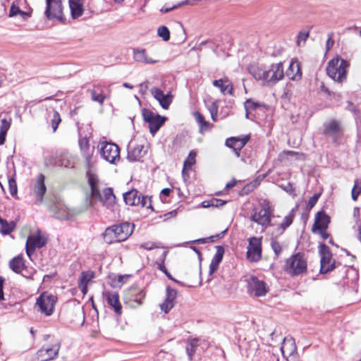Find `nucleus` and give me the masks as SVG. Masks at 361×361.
I'll return each instance as SVG.
<instances>
[{
	"mask_svg": "<svg viewBox=\"0 0 361 361\" xmlns=\"http://www.w3.org/2000/svg\"><path fill=\"white\" fill-rule=\"evenodd\" d=\"M71 16L75 19L81 16L84 11L82 0H69Z\"/></svg>",
	"mask_w": 361,
	"mask_h": 361,
	"instance_id": "obj_33",
	"label": "nucleus"
},
{
	"mask_svg": "<svg viewBox=\"0 0 361 361\" xmlns=\"http://www.w3.org/2000/svg\"><path fill=\"white\" fill-rule=\"evenodd\" d=\"M287 77L292 80H299L302 78L300 63L297 60H292L286 71Z\"/></svg>",
	"mask_w": 361,
	"mask_h": 361,
	"instance_id": "obj_29",
	"label": "nucleus"
},
{
	"mask_svg": "<svg viewBox=\"0 0 361 361\" xmlns=\"http://www.w3.org/2000/svg\"><path fill=\"white\" fill-rule=\"evenodd\" d=\"M22 1L23 0H16L12 3L10 8L9 17H14L17 15H20L23 20H27L30 17V14L29 13L23 11L20 9V4Z\"/></svg>",
	"mask_w": 361,
	"mask_h": 361,
	"instance_id": "obj_34",
	"label": "nucleus"
},
{
	"mask_svg": "<svg viewBox=\"0 0 361 361\" xmlns=\"http://www.w3.org/2000/svg\"><path fill=\"white\" fill-rule=\"evenodd\" d=\"M309 37V32L308 31H301L299 32L298 35L297 43L298 46L303 45L307 38Z\"/></svg>",
	"mask_w": 361,
	"mask_h": 361,
	"instance_id": "obj_50",
	"label": "nucleus"
},
{
	"mask_svg": "<svg viewBox=\"0 0 361 361\" xmlns=\"http://www.w3.org/2000/svg\"><path fill=\"white\" fill-rule=\"evenodd\" d=\"M166 292V299L160 305L161 310L165 313L169 312L173 307L177 297V291L175 289L167 288Z\"/></svg>",
	"mask_w": 361,
	"mask_h": 361,
	"instance_id": "obj_27",
	"label": "nucleus"
},
{
	"mask_svg": "<svg viewBox=\"0 0 361 361\" xmlns=\"http://www.w3.org/2000/svg\"><path fill=\"white\" fill-rule=\"evenodd\" d=\"M247 282L248 293L255 297H264L269 291V286L256 276H251Z\"/></svg>",
	"mask_w": 361,
	"mask_h": 361,
	"instance_id": "obj_14",
	"label": "nucleus"
},
{
	"mask_svg": "<svg viewBox=\"0 0 361 361\" xmlns=\"http://www.w3.org/2000/svg\"><path fill=\"white\" fill-rule=\"evenodd\" d=\"M226 201H224L219 199L212 198L211 200L202 202V205L204 208L209 207H219L224 205Z\"/></svg>",
	"mask_w": 361,
	"mask_h": 361,
	"instance_id": "obj_43",
	"label": "nucleus"
},
{
	"mask_svg": "<svg viewBox=\"0 0 361 361\" xmlns=\"http://www.w3.org/2000/svg\"><path fill=\"white\" fill-rule=\"evenodd\" d=\"M226 230L224 231L220 234H218V235H215V237L216 238H221L226 233ZM214 238V236H211L209 238H200V239H197L196 240H194L193 242L194 243H205L208 242L209 239H211V238Z\"/></svg>",
	"mask_w": 361,
	"mask_h": 361,
	"instance_id": "obj_55",
	"label": "nucleus"
},
{
	"mask_svg": "<svg viewBox=\"0 0 361 361\" xmlns=\"http://www.w3.org/2000/svg\"><path fill=\"white\" fill-rule=\"evenodd\" d=\"M1 125L0 127V133H2L6 135L8 130H9L11 125V118L6 119L3 118L1 121Z\"/></svg>",
	"mask_w": 361,
	"mask_h": 361,
	"instance_id": "obj_49",
	"label": "nucleus"
},
{
	"mask_svg": "<svg viewBox=\"0 0 361 361\" xmlns=\"http://www.w3.org/2000/svg\"><path fill=\"white\" fill-rule=\"evenodd\" d=\"M171 280L185 286L197 287L202 284V272H185L181 276V280L178 281L173 279L170 272H164Z\"/></svg>",
	"mask_w": 361,
	"mask_h": 361,
	"instance_id": "obj_15",
	"label": "nucleus"
},
{
	"mask_svg": "<svg viewBox=\"0 0 361 361\" xmlns=\"http://www.w3.org/2000/svg\"><path fill=\"white\" fill-rule=\"evenodd\" d=\"M273 216V209L269 202L264 201L259 207L252 209L250 214V220L262 226L265 230L268 226H274L271 223Z\"/></svg>",
	"mask_w": 361,
	"mask_h": 361,
	"instance_id": "obj_4",
	"label": "nucleus"
},
{
	"mask_svg": "<svg viewBox=\"0 0 361 361\" xmlns=\"http://www.w3.org/2000/svg\"><path fill=\"white\" fill-rule=\"evenodd\" d=\"M45 177L43 174L40 173L37 177L36 183L33 187V192L39 203L43 201L44 195L46 192L47 188L44 184Z\"/></svg>",
	"mask_w": 361,
	"mask_h": 361,
	"instance_id": "obj_25",
	"label": "nucleus"
},
{
	"mask_svg": "<svg viewBox=\"0 0 361 361\" xmlns=\"http://www.w3.org/2000/svg\"><path fill=\"white\" fill-rule=\"evenodd\" d=\"M154 243H145L141 245V247H143L144 249L150 250H152L154 247H156Z\"/></svg>",
	"mask_w": 361,
	"mask_h": 361,
	"instance_id": "obj_60",
	"label": "nucleus"
},
{
	"mask_svg": "<svg viewBox=\"0 0 361 361\" xmlns=\"http://www.w3.org/2000/svg\"><path fill=\"white\" fill-rule=\"evenodd\" d=\"M341 130V125L336 121H331L324 127V134L332 137L338 135Z\"/></svg>",
	"mask_w": 361,
	"mask_h": 361,
	"instance_id": "obj_35",
	"label": "nucleus"
},
{
	"mask_svg": "<svg viewBox=\"0 0 361 361\" xmlns=\"http://www.w3.org/2000/svg\"><path fill=\"white\" fill-rule=\"evenodd\" d=\"M47 8L44 14L47 19L63 23L65 18L61 0H46Z\"/></svg>",
	"mask_w": 361,
	"mask_h": 361,
	"instance_id": "obj_11",
	"label": "nucleus"
},
{
	"mask_svg": "<svg viewBox=\"0 0 361 361\" xmlns=\"http://www.w3.org/2000/svg\"><path fill=\"white\" fill-rule=\"evenodd\" d=\"M134 225L128 222L115 224L106 228L104 240L107 243L126 240L133 231Z\"/></svg>",
	"mask_w": 361,
	"mask_h": 361,
	"instance_id": "obj_3",
	"label": "nucleus"
},
{
	"mask_svg": "<svg viewBox=\"0 0 361 361\" xmlns=\"http://www.w3.org/2000/svg\"><path fill=\"white\" fill-rule=\"evenodd\" d=\"M142 115L144 121L148 123L149 132L152 135H154L166 121L165 117L155 114L147 109H142Z\"/></svg>",
	"mask_w": 361,
	"mask_h": 361,
	"instance_id": "obj_12",
	"label": "nucleus"
},
{
	"mask_svg": "<svg viewBox=\"0 0 361 361\" xmlns=\"http://www.w3.org/2000/svg\"><path fill=\"white\" fill-rule=\"evenodd\" d=\"M329 222V216L322 211L319 212L315 216L314 224L312 230L313 232H316L317 229L326 230Z\"/></svg>",
	"mask_w": 361,
	"mask_h": 361,
	"instance_id": "obj_30",
	"label": "nucleus"
},
{
	"mask_svg": "<svg viewBox=\"0 0 361 361\" xmlns=\"http://www.w3.org/2000/svg\"><path fill=\"white\" fill-rule=\"evenodd\" d=\"M102 295L107 304L114 309L115 313L121 315L122 313V305L120 302L119 294L117 292L107 290L104 291Z\"/></svg>",
	"mask_w": 361,
	"mask_h": 361,
	"instance_id": "obj_19",
	"label": "nucleus"
},
{
	"mask_svg": "<svg viewBox=\"0 0 361 361\" xmlns=\"http://www.w3.org/2000/svg\"><path fill=\"white\" fill-rule=\"evenodd\" d=\"M317 231H319V233L323 239L326 240L328 238L329 235L326 232V230L317 229Z\"/></svg>",
	"mask_w": 361,
	"mask_h": 361,
	"instance_id": "obj_62",
	"label": "nucleus"
},
{
	"mask_svg": "<svg viewBox=\"0 0 361 361\" xmlns=\"http://www.w3.org/2000/svg\"><path fill=\"white\" fill-rule=\"evenodd\" d=\"M48 242L47 235L39 230L30 234L26 241L25 249L27 255L30 257L37 249L44 247Z\"/></svg>",
	"mask_w": 361,
	"mask_h": 361,
	"instance_id": "obj_7",
	"label": "nucleus"
},
{
	"mask_svg": "<svg viewBox=\"0 0 361 361\" xmlns=\"http://www.w3.org/2000/svg\"><path fill=\"white\" fill-rule=\"evenodd\" d=\"M97 149L102 158L106 161L116 164L120 161V148L117 145L101 141L97 145Z\"/></svg>",
	"mask_w": 361,
	"mask_h": 361,
	"instance_id": "obj_6",
	"label": "nucleus"
},
{
	"mask_svg": "<svg viewBox=\"0 0 361 361\" xmlns=\"http://www.w3.org/2000/svg\"><path fill=\"white\" fill-rule=\"evenodd\" d=\"M157 255L159 256V259L156 262V268L161 271H166L164 265V259L167 255V252L164 250H159L157 252Z\"/></svg>",
	"mask_w": 361,
	"mask_h": 361,
	"instance_id": "obj_45",
	"label": "nucleus"
},
{
	"mask_svg": "<svg viewBox=\"0 0 361 361\" xmlns=\"http://www.w3.org/2000/svg\"><path fill=\"white\" fill-rule=\"evenodd\" d=\"M235 184H236L235 180H231L226 184V188L228 189L232 188L235 185Z\"/></svg>",
	"mask_w": 361,
	"mask_h": 361,
	"instance_id": "obj_63",
	"label": "nucleus"
},
{
	"mask_svg": "<svg viewBox=\"0 0 361 361\" xmlns=\"http://www.w3.org/2000/svg\"><path fill=\"white\" fill-rule=\"evenodd\" d=\"M294 214L293 212H290L287 216H286L283 220V222L279 224L275 228V233L276 235H281L285 230L289 227L293 221Z\"/></svg>",
	"mask_w": 361,
	"mask_h": 361,
	"instance_id": "obj_36",
	"label": "nucleus"
},
{
	"mask_svg": "<svg viewBox=\"0 0 361 361\" xmlns=\"http://www.w3.org/2000/svg\"><path fill=\"white\" fill-rule=\"evenodd\" d=\"M281 350L284 357H289L297 353V346L293 338H284L281 347Z\"/></svg>",
	"mask_w": 361,
	"mask_h": 361,
	"instance_id": "obj_26",
	"label": "nucleus"
},
{
	"mask_svg": "<svg viewBox=\"0 0 361 361\" xmlns=\"http://www.w3.org/2000/svg\"><path fill=\"white\" fill-rule=\"evenodd\" d=\"M90 92L92 101L98 102L100 105H103L106 97L99 87H95L94 89L90 90Z\"/></svg>",
	"mask_w": 361,
	"mask_h": 361,
	"instance_id": "obj_40",
	"label": "nucleus"
},
{
	"mask_svg": "<svg viewBox=\"0 0 361 361\" xmlns=\"http://www.w3.org/2000/svg\"><path fill=\"white\" fill-rule=\"evenodd\" d=\"M212 84L214 87H218L223 94L233 95V85L227 77L215 80Z\"/></svg>",
	"mask_w": 361,
	"mask_h": 361,
	"instance_id": "obj_28",
	"label": "nucleus"
},
{
	"mask_svg": "<svg viewBox=\"0 0 361 361\" xmlns=\"http://www.w3.org/2000/svg\"><path fill=\"white\" fill-rule=\"evenodd\" d=\"M88 183L90 186V205L93 206V200H99L104 207L114 210L116 207V196L111 188H106L100 192L98 177L92 173L88 174Z\"/></svg>",
	"mask_w": 361,
	"mask_h": 361,
	"instance_id": "obj_2",
	"label": "nucleus"
},
{
	"mask_svg": "<svg viewBox=\"0 0 361 361\" xmlns=\"http://www.w3.org/2000/svg\"><path fill=\"white\" fill-rule=\"evenodd\" d=\"M349 62L341 59L335 57L330 60L326 66V73L334 81L342 83L346 79Z\"/></svg>",
	"mask_w": 361,
	"mask_h": 361,
	"instance_id": "obj_5",
	"label": "nucleus"
},
{
	"mask_svg": "<svg viewBox=\"0 0 361 361\" xmlns=\"http://www.w3.org/2000/svg\"><path fill=\"white\" fill-rule=\"evenodd\" d=\"M126 204L130 206H140L153 210L151 198L148 196H142L137 190H131L123 194Z\"/></svg>",
	"mask_w": 361,
	"mask_h": 361,
	"instance_id": "obj_9",
	"label": "nucleus"
},
{
	"mask_svg": "<svg viewBox=\"0 0 361 361\" xmlns=\"http://www.w3.org/2000/svg\"><path fill=\"white\" fill-rule=\"evenodd\" d=\"M248 71L256 80L262 82L264 86H273L281 80L284 76L281 62L273 63L269 67L250 65L248 67Z\"/></svg>",
	"mask_w": 361,
	"mask_h": 361,
	"instance_id": "obj_1",
	"label": "nucleus"
},
{
	"mask_svg": "<svg viewBox=\"0 0 361 361\" xmlns=\"http://www.w3.org/2000/svg\"><path fill=\"white\" fill-rule=\"evenodd\" d=\"M354 185H357V188L356 189L357 191H359V192L361 193V181L359 180H356L355 181Z\"/></svg>",
	"mask_w": 361,
	"mask_h": 361,
	"instance_id": "obj_64",
	"label": "nucleus"
},
{
	"mask_svg": "<svg viewBox=\"0 0 361 361\" xmlns=\"http://www.w3.org/2000/svg\"><path fill=\"white\" fill-rule=\"evenodd\" d=\"M132 277L131 274H118L111 272L108 276V283L114 288H121Z\"/></svg>",
	"mask_w": 361,
	"mask_h": 361,
	"instance_id": "obj_22",
	"label": "nucleus"
},
{
	"mask_svg": "<svg viewBox=\"0 0 361 361\" xmlns=\"http://www.w3.org/2000/svg\"><path fill=\"white\" fill-rule=\"evenodd\" d=\"M94 278V272H81L78 278V286L83 295H85L87 293V287L90 284L93 283Z\"/></svg>",
	"mask_w": 361,
	"mask_h": 361,
	"instance_id": "obj_24",
	"label": "nucleus"
},
{
	"mask_svg": "<svg viewBox=\"0 0 361 361\" xmlns=\"http://www.w3.org/2000/svg\"><path fill=\"white\" fill-rule=\"evenodd\" d=\"M157 33L159 37H161L164 41L167 42L170 39V32L167 27L163 25L158 28Z\"/></svg>",
	"mask_w": 361,
	"mask_h": 361,
	"instance_id": "obj_48",
	"label": "nucleus"
},
{
	"mask_svg": "<svg viewBox=\"0 0 361 361\" xmlns=\"http://www.w3.org/2000/svg\"><path fill=\"white\" fill-rule=\"evenodd\" d=\"M360 209L359 207H355L354 209H353V216L355 219V221H356V224L357 225V226L359 225H361V224L359 223V218H360Z\"/></svg>",
	"mask_w": 361,
	"mask_h": 361,
	"instance_id": "obj_57",
	"label": "nucleus"
},
{
	"mask_svg": "<svg viewBox=\"0 0 361 361\" xmlns=\"http://www.w3.org/2000/svg\"><path fill=\"white\" fill-rule=\"evenodd\" d=\"M258 104L253 102L251 99H247L245 103V109H255L258 106Z\"/></svg>",
	"mask_w": 361,
	"mask_h": 361,
	"instance_id": "obj_56",
	"label": "nucleus"
},
{
	"mask_svg": "<svg viewBox=\"0 0 361 361\" xmlns=\"http://www.w3.org/2000/svg\"><path fill=\"white\" fill-rule=\"evenodd\" d=\"M180 6H181L180 2L176 4H173L171 6H164L160 9V12H161L163 13H168V12L175 10L178 8H180Z\"/></svg>",
	"mask_w": 361,
	"mask_h": 361,
	"instance_id": "obj_52",
	"label": "nucleus"
},
{
	"mask_svg": "<svg viewBox=\"0 0 361 361\" xmlns=\"http://www.w3.org/2000/svg\"><path fill=\"white\" fill-rule=\"evenodd\" d=\"M147 89H148L147 82H142L140 85V92L142 94H145Z\"/></svg>",
	"mask_w": 361,
	"mask_h": 361,
	"instance_id": "obj_61",
	"label": "nucleus"
},
{
	"mask_svg": "<svg viewBox=\"0 0 361 361\" xmlns=\"http://www.w3.org/2000/svg\"><path fill=\"white\" fill-rule=\"evenodd\" d=\"M196 152L193 150L190 151L188 158L185 160L183 169L182 171L183 176H184L188 169H190L195 163Z\"/></svg>",
	"mask_w": 361,
	"mask_h": 361,
	"instance_id": "obj_42",
	"label": "nucleus"
},
{
	"mask_svg": "<svg viewBox=\"0 0 361 361\" xmlns=\"http://www.w3.org/2000/svg\"><path fill=\"white\" fill-rule=\"evenodd\" d=\"M143 145H137L134 147H128V159L131 161H140L145 154Z\"/></svg>",
	"mask_w": 361,
	"mask_h": 361,
	"instance_id": "obj_31",
	"label": "nucleus"
},
{
	"mask_svg": "<svg viewBox=\"0 0 361 361\" xmlns=\"http://www.w3.org/2000/svg\"><path fill=\"white\" fill-rule=\"evenodd\" d=\"M61 344L58 341H54L51 345H43L36 353L37 361H50L56 359L59 353Z\"/></svg>",
	"mask_w": 361,
	"mask_h": 361,
	"instance_id": "obj_13",
	"label": "nucleus"
},
{
	"mask_svg": "<svg viewBox=\"0 0 361 361\" xmlns=\"http://www.w3.org/2000/svg\"><path fill=\"white\" fill-rule=\"evenodd\" d=\"M78 144L82 156L85 159L87 165L90 167L92 164L94 147L90 145L89 140L86 137H80Z\"/></svg>",
	"mask_w": 361,
	"mask_h": 361,
	"instance_id": "obj_18",
	"label": "nucleus"
},
{
	"mask_svg": "<svg viewBox=\"0 0 361 361\" xmlns=\"http://www.w3.org/2000/svg\"><path fill=\"white\" fill-rule=\"evenodd\" d=\"M146 293L137 286H131L124 293V302L131 307H137L143 304Z\"/></svg>",
	"mask_w": 361,
	"mask_h": 361,
	"instance_id": "obj_10",
	"label": "nucleus"
},
{
	"mask_svg": "<svg viewBox=\"0 0 361 361\" xmlns=\"http://www.w3.org/2000/svg\"><path fill=\"white\" fill-rule=\"evenodd\" d=\"M357 188V185H354V187L352 190V192H351L352 198L355 201L357 200V197L360 194V192H359V191L357 190V189H356Z\"/></svg>",
	"mask_w": 361,
	"mask_h": 361,
	"instance_id": "obj_59",
	"label": "nucleus"
},
{
	"mask_svg": "<svg viewBox=\"0 0 361 361\" xmlns=\"http://www.w3.org/2000/svg\"><path fill=\"white\" fill-rule=\"evenodd\" d=\"M319 197V195L314 194L313 196H312L309 199L308 202H307V207L310 209H312L316 204V203L318 201Z\"/></svg>",
	"mask_w": 361,
	"mask_h": 361,
	"instance_id": "obj_54",
	"label": "nucleus"
},
{
	"mask_svg": "<svg viewBox=\"0 0 361 361\" xmlns=\"http://www.w3.org/2000/svg\"><path fill=\"white\" fill-rule=\"evenodd\" d=\"M262 256V240L259 238L252 237L249 239L247 251V257L250 262L258 261Z\"/></svg>",
	"mask_w": 361,
	"mask_h": 361,
	"instance_id": "obj_16",
	"label": "nucleus"
},
{
	"mask_svg": "<svg viewBox=\"0 0 361 361\" xmlns=\"http://www.w3.org/2000/svg\"><path fill=\"white\" fill-rule=\"evenodd\" d=\"M193 116L195 118V121H197V123L199 124L202 129H207L209 127V122L204 119V116L200 112H194Z\"/></svg>",
	"mask_w": 361,
	"mask_h": 361,
	"instance_id": "obj_46",
	"label": "nucleus"
},
{
	"mask_svg": "<svg viewBox=\"0 0 361 361\" xmlns=\"http://www.w3.org/2000/svg\"><path fill=\"white\" fill-rule=\"evenodd\" d=\"M199 345V339L193 338L188 342L186 347V352L190 360L192 359L194 354L195 353L196 348Z\"/></svg>",
	"mask_w": 361,
	"mask_h": 361,
	"instance_id": "obj_44",
	"label": "nucleus"
},
{
	"mask_svg": "<svg viewBox=\"0 0 361 361\" xmlns=\"http://www.w3.org/2000/svg\"><path fill=\"white\" fill-rule=\"evenodd\" d=\"M224 252V249L221 247H218L217 251L213 257L209 265L210 271H216L217 269L219 263L222 260Z\"/></svg>",
	"mask_w": 361,
	"mask_h": 361,
	"instance_id": "obj_37",
	"label": "nucleus"
},
{
	"mask_svg": "<svg viewBox=\"0 0 361 361\" xmlns=\"http://www.w3.org/2000/svg\"><path fill=\"white\" fill-rule=\"evenodd\" d=\"M57 298L47 292L42 293L37 298L36 305L41 313L46 316H50L54 311Z\"/></svg>",
	"mask_w": 361,
	"mask_h": 361,
	"instance_id": "obj_8",
	"label": "nucleus"
},
{
	"mask_svg": "<svg viewBox=\"0 0 361 361\" xmlns=\"http://www.w3.org/2000/svg\"><path fill=\"white\" fill-rule=\"evenodd\" d=\"M249 135H242L240 137H233L228 138L226 141V146L232 148L237 157L240 156V151L249 141Z\"/></svg>",
	"mask_w": 361,
	"mask_h": 361,
	"instance_id": "obj_20",
	"label": "nucleus"
},
{
	"mask_svg": "<svg viewBox=\"0 0 361 361\" xmlns=\"http://www.w3.org/2000/svg\"><path fill=\"white\" fill-rule=\"evenodd\" d=\"M8 186L10 194L12 196H15L17 194L18 188L16 181L14 178H11L8 180Z\"/></svg>",
	"mask_w": 361,
	"mask_h": 361,
	"instance_id": "obj_51",
	"label": "nucleus"
},
{
	"mask_svg": "<svg viewBox=\"0 0 361 361\" xmlns=\"http://www.w3.org/2000/svg\"><path fill=\"white\" fill-rule=\"evenodd\" d=\"M151 93L154 98L157 100L160 106L164 109H168L172 102L173 96L171 93L164 94L161 90L157 87H152Z\"/></svg>",
	"mask_w": 361,
	"mask_h": 361,
	"instance_id": "obj_21",
	"label": "nucleus"
},
{
	"mask_svg": "<svg viewBox=\"0 0 361 361\" xmlns=\"http://www.w3.org/2000/svg\"><path fill=\"white\" fill-rule=\"evenodd\" d=\"M75 164V160L71 156L61 157L56 161V166L65 168H73Z\"/></svg>",
	"mask_w": 361,
	"mask_h": 361,
	"instance_id": "obj_41",
	"label": "nucleus"
},
{
	"mask_svg": "<svg viewBox=\"0 0 361 361\" xmlns=\"http://www.w3.org/2000/svg\"><path fill=\"white\" fill-rule=\"evenodd\" d=\"M51 125L53 129V132H56L59 123L61 122V118L59 113L56 110L53 111L52 118L51 119Z\"/></svg>",
	"mask_w": 361,
	"mask_h": 361,
	"instance_id": "obj_47",
	"label": "nucleus"
},
{
	"mask_svg": "<svg viewBox=\"0 0 361 361\" xmlns=\"http://www.w3.org/2000/svg\"><path fill=\"white\" fill-rule=\"evenodd\" d=\"M9 267L12 271H21L26 269L23 258L21 256H17L12 259L9 262Z\"/></svg>",
	"mask_w": 361,
	"mask_h": 361,
	"instance_id": "obj_38",
	"label": "nucleus"
},
{
	"mask_svg": "<svg viewBox=\"0 0 361 361\" xmlns=\"http://www.w3.org/2000/svg\"><path fill=\"white\" fill-rule=\"evenodd\" d=\"M286 266L292 271H305L307 262L303 256L298 253L287 260Z\"/></svg>",
	"mask_w": 361,
	"mask_h": 361,
	"instance_id": "obj_23",
	"label": "nucleus"
},
{
	"mask_svg": "<svg viewBox=\"0 0 361 361\" xmlns=\"http://www.w3.org/2000/svg\"><path fill=\"white\" fill-rule=\"evenodd\" d=\"M319 254L321 257V267L319 271H332L336 267L334 260L332 259L329 248L326 245L319 246Z\"/></svg>",
	"mask_w": 361,
	"mask_h": 361,
	"instance_id": "obj_17",
	"label": "nucleus"
},
{
	"mask_svg": "<svg viewBox=\"0 0 361 361\" xmlns=\"http://www.w3.org/2000/svg\"><path fill=\"white\" fill-rule=\"evenodd\" d=\"M134 59L140 63L153 64L158 62L157 60L153 59L147 55V51L144 49H136L133 50Z\"/></svg>",
	"mask_w": 361,
	"mask_h": 361,
	"instance_id": "obj_32",
	"label": "nucleus"
},
{
	"mask_svg": "<svg viewBox=\"0 0 361 361\" xmlns=\"http://www.w3.org/2000/svg\"><path fill=\"white\" fill-rule=\"evenodd\" d=\"M16 227V223L13 221L10 222L3 219L0 216V232L4 235L11 233Z\"/></svg>",
	"mask_w": 361,
	"mask_h": 361,
	"instance_id": "obj_39",
	"label": "nucleus"
},
{
	"mask_svg": "<svg viewBox=\"0 0 361 361\" xmlns=\"http://www.w3.org/2000/svg\"><path fill=\"white\" fill-rule=\"evenodd\" d=\"M271 245L273 250L276 255H279L281 252L282 247L280 243L277 242L276 240H272Z\"/></svg>",
	"mask_w": 361,
	"mask_h": 361,
	"instance_id": "obj_53",
	"label": "nucleus"
},
{
	"mask_svg": "<svg viewBox=\"0 0 361 361\" xmlns=\"http://www.w3.org/2000/svg\"><path fill=\"white\" fill-rule=\"evenodd\" d=\"M4 282V279L2 276H0V300H4V293L3 290V285Z\"/></svg>",
	"mask_w": 361,
	"mask_h": 361,
	"instance_id": "obj_58",
	"label": "nucleus"
}]
</instances>
